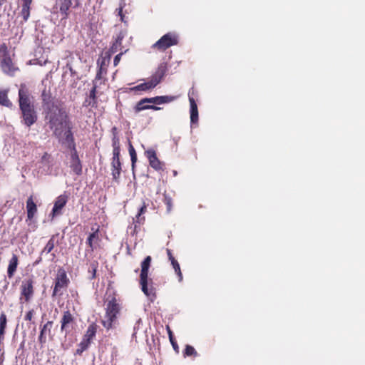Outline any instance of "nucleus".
I'll list each match as a JSON object with an SVG mask.
<instances>
[{"label": "nucleus", "mask_w": 365, "mask_h": 365, "mask_svg": "<svg viewBox=\"0 0 365 365\" xmlns=\"http://www.w3.org/2000/svg\"><path fill=\"white\" fill-rule=\"evenodd\" d=\"M127 35V31L125 30H121L114 38V40L108 50V54L111 56V54L118 52V51H122L123 47L122 45V41L123 38Z\"/></svg>", "instance_id": "16"}, {"label": "nucleus", "mask_w": 365, "mask_h": 365, "mask_svg": "<svg viewBox=\"0 0 365 365\" xmlns=\"http://www.w3.org/2000/svg\"><path fill=\"white\" fill-rule=\"evenodd\" d=\"M60 323L61 331L66 336L73 329V325L75 324V317L69 310L64 311Z\"/></svg>", "instance_id": "10"}, {"label": "nucleus", "mask_w": 365, "mask_h": 365, "mask_svg": "<svg viewBox=\"0 0 365 365\" xmlns=\"http://www.w3.org/2000/svg\"><path fill=\"white\" fill-rule=\"evenodd\" d=\"M122 170V165H111V175L113 180L118 182Z\"/></svg>", "instance_id": "31"}, {"label": "nucleus", "mask_w": 365, "mask_h": 365, "mask_svg": "<svg viewBox=\"0 0 365 365\" xmlns=\"http://www.w3.org/2000/svg\"><path fill=\"white\" fill-rule=\"evenodd\" d=\"M127 51H128V49H125L124 51H121L120 53H119L118 54H117L115 56L114 60H113V66H117L118 65L122 56L123 55V53H125Z\"/></svg>", "instance_id": "42"}, {"label": "nucleus", "mask_w": 365, "mask_h": 365, "mask_svg": "<svg viewBox=\"0 0 365 365\" xmlns=\"http://www.w3.org/2000/svg\"><path fill=\"white\" fill-rule=\"evenodd\" d=\"M35 314L34 309H31L24 316V320L31 322Z\"/></svg>", "instance_id": "43"}, {"label": "nucleus", "mask_w": 365, "mask_h": 365, "mask_svg": "<svg viewBox=\"0 0 365 365\" xmlns=\"http://www.w3.org/2000/svg\"><path fill=\"white\" fill-rule=\"evenodd\" d=\"M166 329L168 331L169 339H172L174 337V336H173L172 330L170 329V328L168 325L166 326Z\"/></svg>", "instance_id": "49"}, {"label": "nucleus", "mask_w": 365, "mask_h": 365, "mask_svg": "<svg viewBox=\"0 0 365 365\" xmlns=\"http://www.w3.org/2000/svg\"><path fill=\"white\" fill-rule=\"evenodd\" d=\"M166 329L168 331L169 339H172L174 337V336H173L172 330L170 329V328L168 325L166 326Z\"/></svg>", "instance_id": "50"}, {"label": "nucleus", "mask_w": 365, "mask_h": 365, "mask_svg": "<svg viewBox=\"0 0 365 365\" xmlns=\"http://www.w3.org/2000/svg\"><path fill=\"white\" fill-rule=\"evenodd\" d=\"M91 230L93 232L88 235L86 240V244L90 248L91 252H93L96 248L94 245L100 241L99 229L96 228L94 230V228L92 227Z\"/></svg>", "instance_id": "23"}, {"label": "nucleus", "mask_w": 365, "mask_h": 365, "mask_svg": "<svg viewBox=\"0 0 365 365\" xmlns=\"http://www.w3.org/2000/svg\"><path fill=\"white\" fill-rule=\"evenodd\" d=\"M63 128H66V131L64 132V140L65 142L68 144V148L71 150H76V143L74 141V137L72 132V125L71 123H67Z\"/></svg>", "instance_id": "20"}, {"label": "nucleus", "mask_w": 365, "mask_h": 365, "mask_svg": "<svg viewBox=\"0 0 365 365\" xmlns=\"http://www.w3.org/2000/svg\"><path fill=\"white\" fill-rule=\"evenodd\" d=\"M56 6L59 9L62 19H67L70 14L69 9L71 7L73 8V0H58Z\"/></svg>", "instance_id": "18"}, {"label": "nucleus", "mask_w": 365, "mask_h": 365, "mask_svg": "<svg viewBox=\"0 0 365 365\" xmlns=\"http://www.w3.org/2000/svg\"><path fill=\"white\" fill-rule=\"evenodd\" d=\"M178 36L175 33L168 32L153 43L151 48L157 51L164 52L171 46L178 45Z\"/></svg>", "instance_id": "8"}, {"label": "nucleus", "mask_w": 365, "mask_h": 365, "mask_svg": "<svg viewBox=\"0 0 365 365\" xmlns=\"http://www.w3.org/2000/svg\"><path fill=\"white\" fill-rule=\"evenodd\" d=\"M91 343L82 339V341L78 344V348L76 350L75 354L81 356L83 351L87 350Z\"/></svg>", "instance_id": "34"}, {"label": "nucleus", "mask_w": 365, "mask_h": 365, "mask_svg": "<svg viewBox=\"0 0 365 365\" xmlns=\"http://www.w3.org/2000/svg\"><path fill=\"white\" fill-rule=\"evenodd\" d=\"M145 155L148 159L149 164L156 171H161L164 170L165 164L161 162L157 157L155 150L149 149L145 151Z\"/></svg>", "instance_id": "11"}, {"label": "nucleus", "mask_w": 365, "mask_h": 365, "mask_svg": "<svg viewBox=\"0 0 365 365\" xmlns=\"http://www.w3.org/2000/svg\"><path fill=\"white\" fill-rule=\"evenodd\" d=\"M112 147L113 150H120V138L118 135L117 128L113 127L112 128Z\"/></svg>", "instance_id": "32"}, {"label": "nucleus", "mask_w": 365, "mask_h": 365, "mask_svg": "<svg viewBox=\"0 0 365 365\" xmlns=\"http://www.w3.org/2000/svg\"><path fill=\"white\" fill-rule=\"evenodd\" d=\"M49 158H50V155L47 153H45L41 158V160L42 161L48 160L49 159Z\"/></svg>", "instance_id": "51"}, {"label": "nucleus", "mask_w": 365, "mask_h": 365, "mask_svg": "<svg viewBox=\"0 0 365 365\" xmlns=\"http://www.w3.org/2000/svg\"><path fill=\"white\" fill-rule=\"evenodd\" d=\"M58 237V234L53 235L50 240L46 243V246L42 250V252L50 253L55 247L56 245V239Z\"/></svg>", "instance_id": "33"}, {"label": "nucleus", "mask_w": 365, "mask_h": 365, "mask_svg": "<svg viewBox=\"0 0 365 365\" xmlns=\"http://www.w3.org/2000/svg\"><path fill=\"white\" fill-rule=\"evenodd\" d=\"M19 264V257L16 254H13L9 262L7 268V276L9 278H12L16 272V269Z\"/></svg>", "instance_id": "24"}, {"label": "nucleus", "mask_w": 365, "mask_h": 365, "mask_svg": "<svg viewBox=\"0 0 365 365\" xmlns=\"http://www.w3.org/2000/svg\"><path fill=\"white\" fill-rule=\"evenodd\" d=\"M106 299V314L105 319L102 321L103 326L109 330L113 328V324L117 321L118 315L122 309L120 298L117 297V294L113 291L112 293L108 294Z\"/></svg>", "instance_id": "3"}, {"label": "nucleus", "mask_w": 365, "mask_h": 365, "mask_svg": "<svg viewBox=\"0 0 365 365\" xmlns=\"http://www.w3.org/2000/svg\"><path fill=\"white\" fill-rule=\"evenodd\" d=\"M6 315L2 312L0 315V342L4 339L5 329L6 328Z\"/></svg>", "instance_id": "30"}, {"label": "nucleus", "mask_w": 365, "mask_h": 365, "mask_svg": "<svg viewBox=\"0 0 365 365\" xmlns=\"http://www.w3.org/2000/svg\"><path fill=\"white\" fill-rule=\"evenodd\" d=\"M27 220H31L37 212V206L34 200L33 195L28 197L26 200Z\"/></svg>", "instance_id": "22"}, {"label": "nucleus", "mask_w": 365, "mask_h": 365, "mask_svg": "<svg viewBox=\"0 0 365 365\" xmlns=\"http://www.w3.org/2000/svg\"><path fill=\"white\" fill-rule=\"evenodd\" d=\"M0 67L2 71L9 76H14L19 71V68L14 63L9 51L6 43L0 44Z\"/></svg>", "instance_id": "6"}, {"label": "nucleus", "mask_w": 365, "mask_h": 365, "mask_svg": "<svg viewBox=\"0 0 365 365\" xmlns=\"http://www.w3.org/2000/svg\"><path fill=\"white\" fill-rule=\"evenodd\" d=\"M154 88L155 86L153 85V83L149 80H148L146 82L140 83L134 87L130 88V91L134 93H138L140 91L146 92L150 91Z\"/></svg>", "instance_id": "26"}, {"label": "nucleus", "mask_w": 365, "mask_h": 365, "mask_svg": "<svg viewBox=\"0 0 365 365\" xmlns=\"http://www.w3.org/2000/svg\"><path fill=\"white\" fill-rule=\"evenodd\" d=\"M68 200V196L66 194L61 195L56 197L51 212L52 218L61 214V210L66 206Z\"/></svg>", "instance_id": "14"}, {"label": "nucleus", "mask_w": 365, "mask_h": 365, "mask_svg": "<svg viewBox=\"0 0 365 365\" xmlns=\"http://www.w3.org/2000/svg\"><path fill=\"white\" fill-rule=\"evenodd\" d=\"M110 165H122L120 158H112Z\"/></svg>", "instance_id": "47"}, {"label": "nucleus", "mask_w": 365, "mask_h": 365, "mask_svg": "<svg viewBox=\"0 0 365 365\" xmlns=\"http://www.w3.org/2000/svg\"><path fill=\"white\" fill-rule=\"evenodd\" d=\"M120 150H113V157L115 158H120Z\"/></svg>", "instance_id": "48"}, {"label": "nucleus", "mask_w": 365, "mask_h": 365, "mask_svg": "<svg viewBox=\"0 0 365 365\" xmlns=\"http://www.w3.org/2000/svg\"><path fill=\"white\" fill-rule=\"evenodd\" d=\"M34 280L31 278L25 279L21 285V297L20 300H24L25 302H29L32 298L34 289Z\"/></svg>", "instance_id": "9"}, {"label": "nucleus", "mask_w": 365, "mask_h": 365, "mask_svg": "<svg viewBox=\"0 0 365 365\" xmlns=\"http://www.w3.org/2000/svg\"><path fill=\"white\" fill-rule=\"evenodd\" d=\"M170 341L173 346V349L176 351H179V346L177 344V341H175V338L173 337L172 339H170Z\"/></svg>", "instance_id": "45"}, {"label": "nucleus", "mask_w": 365, "mask_h": 365, "mask_svg": "<svg viewBox=\"0 0 365 365\" xmlns=\"http://www.w3.org/2000/svg\"><path fill=\"white\" fill-rule=\"evenodd\" d=\"M176 97L173 96H160L152 98H144L137 102L135 106L133 107V112L135 115H138L140 111L148 109L160 110L162 108L158 107L156 105L169 103L174 101Z\"/></svg>", "instance_id": "4"}, {"label": "nucleus", "mask_w": 365, "mask_h": 365, "mask_svg": "<svg viewBox=\"0 0 365 365\" xmlns=\"http://www.w3.org/2000/svg\"><path fill=\"white\" fill-rule=\"evenodd\" d=\"M98 85L96 81H93V87L90 90L88 98L83 103V106L96 108L98 107Z\"/></svg>", "instance_id": "12"}, {"label": "nucleus", "mask_w": 365, "mask_h": 365, "mask_svg": "<svg viewBox=\"0 0 365 365\" xmlns=\"http://www.w3.org/2000/svg\"><path fill=\"white\" fill-rule=\"evenodd\" d=\"M97 332V325L95 323H92L88 325L83 339L86 341L91 343L93 339L96 337Z\"/></svg>", "instance_id": "27"}, {"label": "nucleus", "mask_w": 365, "mask_h": 365, "mask_svg": "<svg viewBox=\"0 0 365 365\" xmlns=\"http://www.w3.org/2000/svg\"><path fill=\"white\" fill-rule=\"evenodd\" d=\"M166 252H167L168 259L170 262L174 261L175 259L172 254V251L170 249H167Z\"/></svg>", "instance_id": "46"}, {"label": "nucleus", "mask_w": 365, "mask_h": 365, "mask_svg": "<svg viewBox=\"0 0 365 365\" xmlns=\"http://www.w3.org/2000/svg\"><path fill=\"white\" fill-rule=\"evenodd\" d=\"M152 257L147 256L140 264V285L142 292L148 297H155L156 290L153 281L148 277L149 269L151 264Z\"/></svg>", "instance_id": "5"}, {"label": "nucleus", "mask_w": 365, "mask_h": 365, "mask_svg": "<svg viewBox=\"0 0 365 365\" xmlns=\"http://www.w3.org/2000/svg\"><path fill=\"white\" fill-rule=\"evenodd\" d=\"M110 58V55L108 54V58L104 57L100 63L98 62L99 67L93 81H96L98 83V81L101 80L103 75H106L107 73Z\"/></svg>", "instance_id": "21"}, {"label": "nucleus", "mask_w": 365, "mask_h": 365, "mask_svg": "<svg viewBox=\"0 0 365 365\" xmlns=\"http://www.w3.org/2000/svg\"><path fill=\"white\" fill-rule=\"evenodd\" d=\"M70 279L67 276L66 270L63 267H60L57 270L56 277L54 279V287L52 292V297L61 296L69 285Z\"/></svg>", "instance_id": "7"}, {"label": "nucleus", "mask_w": 365, "mask_h": 365, "mask_svg": "<svg viewBox=\"0 0 365 365\" xmlns=\"http://www.w3.org/2000/svg\"><path fill=\"white\" fill-rule=\"evenodd\" d=\"M128 151L131 159L132 170L133 171H134L135 168V163L137 162V154L131 143H129Z\"/></svg>", "instance_id": "35"}, {"label": "nucleus", "mask_w": 365, "mask_h": 365, "mask_svg": "<svg viewBox=\"0 0 365 365\" xmlns=\"http://www.w3.org/2000/svg\"><path fill=\"white\" fill-rule=\"evenodd\" d=\"M43 114L45 120L50 129L53 130V135L60 138L63 126L71 122L67 112L58 104L44 110Z\"/></svg>", "instance_id": "1"}, {"label": "nucleus", "mask_w": 365, "mask_h": 365, "mask_svg": "<svg viewBox=\"0 0 365 365\" xmlns=\"http://www.w3.org/2000/svg\"><path fill=\"white\" fill-rule=\"evenodd\" d=\"M190 105V123L196 124L198 122V109L195 101L191 102Z\"/></svg>", "instance_id": "29"}, {"label": "nucleus", "mask_w": 365, "mask_h": 365, "mask_svg": "<svg viewBox=\"0 0 365 365\" xmlns=\"http://www.w3.org/2000/svg\"><path fill=\"white\" fill-rule=\"evenodd\" d=\"M170 262L173 266V268L175 270V272L176 273L178 277V281L181 282L182 281L183 277L178 262L176 259H175L174 261H172Z\"/></svg>", "instance_id": "36"}, {"label": "nucleus", "mask_w": 365, "mask_h": 365, "mask_svg": "<svg viewBox=\"0 0 365 365\" xmlns=\"http://www.w3.org/2000/svg\"><path fill=\"white\" fill-rule=\"evenodd\" d=\"M168 68L165 63H161L158 65L155 71L153 73L150 78L148 79L153 85L156 87L163 80L166 74Z\"/></svg>", "instance_id": "13"}, {"label": "nucleus", "mask_w": 365, "mask_h": 365, "mask_svg": "<svg viewBox=\"0 0 365 365\" xmlns=\"http://www.w3.org/2000/svg\"><path fill=\"white\" fill-rule=\"evenodd\" d=\"M0 105L9 108L13 107V103L8 97V91L6 90L0 91Z\"/></svg>", "instance_id": "28"}, {"label": "nucleus", "mask_w": 365, "mask_h": 365, "mask_svg": "<svg viewBox=\"0 0 365 365\" xmlns=\"http://www.w3.org/2000/svg\"><path fill=\"white\" fill-rule=\"evenodd\" d=\"M70 167L76 175H81L82 174V165L76 150H72Z\"/></svg>", "instance_id": "19"}, {"label": "nucleus", "mask_w": 365, "mask_h": 365, "mask_svg": "<svg viewBox=\"0 0 365 365\" xmlns=\"http://www.w3.org/2000/svg\"><path fill=\"white\" fill-rule=\"evenodd\" d=\"M53 325V321H48L41 329L38 336V341L43 345L46 342V335L48 336L50 340L53 339V334H51V329Z\"/></svg>", "instance_id": "17"}, {"label": "nucleus", "mask_w": 365, "mask_h": 365, "mask_svg": "<svg viewBox=\"0 0 365 365\" xmlns=\"http://www.w3.org/2000/svg\"><path fill=\"white\" fill-rule=\"evenodd\" d=\"M163 202L167 206V210L170 211L173 207L172 197L167 193L163 194Z\"/></svg>", "instance_id": "39"}, {"label": "nucleus", "mask_w": 365, "mask_h": 365, "mask_svg": "<svg viewBox=\"0 0 365 365\" xmlns=\"http://www.w3.org/2000/svg\"><path fill=\"white\" fill-rule=\"evenodd\" d=\"M183 355H184V356H195V357L197 356V353L193 346L187 344V345H186V346L183 351Z\"/></svg>", "instance_id": "38"}, {"label": "nucleus", "mask_w": 365, "mask_h": 365, "mask_svg": "<svg viewBox=\"0 0 365 365\" xmlns=\"http://www.w3.org/2000/svg\"><path fill=\"white\" fill-rule=\"evenodd\" d=\"M178 175V173L176 170H173V175L176 176Z\"/></svg>", "instance_id": "53"}, {"label": "nucleus", "mask_w": 365, "mask_h": 365, "mask_svg": "<svg viewBox=\"0 0 365 365\" xmlns=\"http://www.w3.org/2000/svg\"><path fill=\"white\" fill-rule=\"evenodd\" d=\"M73 8L74 9L80 6V5H81L80 1L81 0H73Z\"/></svg>", "instance_id": "52"}, {"label": "nucleus", "mask_w": 365, "mask_h": 365, "mask_svg": "<svg viewBox=\"0 0 365 365\" xmlns=\"http://www.w3.org/2000/svg\"><path fill=\"white\" fill-rule=\"evenodd\" d=\"M98 267V262L96 260L93 261L89 266L88 273L91 274L90 279H93L96 277V272Z\"/></svg>", "instance_id": "37"}, {"label": "nucleus", "mask_w": 365, "mask_h": 365, "mask_svg": "<svg viewBox=\"0 0 365 365\" xmlns=\"http://www.w3.org/2000/svg\"><path fill=\"white\" fill-rule=\"evenodd\" d=\"M18 95L22 121L26 126L31 127L38 119L37 113L32 102V96L24 85H21Z\"/></svg>", "instance_id": "2"}, {"label": "nucleus", "mask_w": 365, "mask_h": 365, "mask_svg": "<svg viewBox=\"0 0 365 365\" xmlns=\"http://www.w3.org/2000/svg\"><path fill=\"white\" fill-rule=\"evenodd\" d=\"M147 211V205L143 202V205L140 207L138 212L136 215L137 221H140V216Z\"/></svg>", "instance_id": "41"}, {"label": "nucleus", "mask_w": 365, "mask_h": 365, "mask_svg": "<svg viewBox=\"0 0 365 365\" xmlns=\"http://www.w3.org/2000/svg\"><path fill=\"white\" fill-rule=\"evenodd\" d=\"M197 96V91L195 90L194 87H192L188 91V98L190 104H191L192 101H195V97Z\"/></svg>", "instance_id": "40"}, {"label": "nucleus", "mask_w": 365, "mask_h": 365, "mask_svg": "<svg viewBox=\"0 0 365 365\" xmlns=\"http://www.w3.org/2000/svg\"><path fill=\"white\" fill-rule=\"evenodd\" d=\"M118 11V15L120 16V21L122 22H126L125 20V15L123 14V7H119L117 9Z\"/></svg>", "instance_id": "44"}, {"label": "nucleus", "mask_w": 365, "mask_h": 365, "mask_svg": "<svg viewBox=\"0 0 365 365\" xmlns=\"http://www.w3.org/2000/svg\"><path fill=\"white\" fill-rule=\"evenodd\" d=\"M41 98L42 101V108L43 110L47 109L48 108H51L59 104L55 101V98L53 97L50 88L47 89L46 88H44V89L41 92Z\"/></svg>", "instance_id": "15"}, {"label": "nucleus", "mask_w": 365, "mask_h": 365, "mask_svg": "<svg viewBox=\"0 0 365 365\" xmlns=\"http://www.w3.org/2000/svg\"><path fill=\"white\" fill-rule=\"evenodd\" d=\"M32 0H22L21 16L23 18V21L26 22L30 16V10Z\"/></svg>", "instance_id": "25"}]
</instances>
